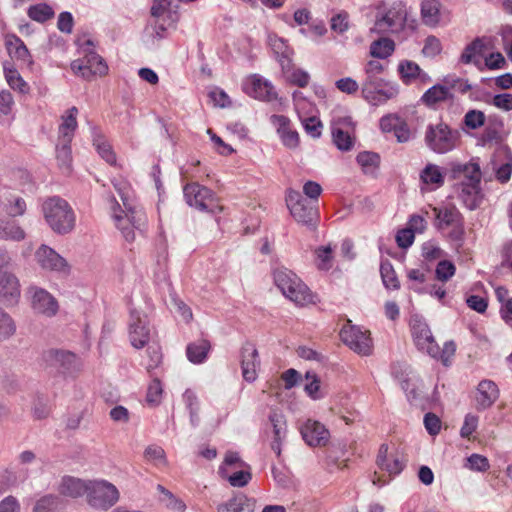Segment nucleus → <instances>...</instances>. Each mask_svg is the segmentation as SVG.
Here are the masks:
<instances>
[{
  "label": "nucleus",
  "mask_w": 512,
  "mask_h": 512,
  "mask_svg": "<svg viewBox=\"0 0 512 512\" xmlns=\"http://www.w3.org/2000/svg\"><path fill=\"white\" fill-rule=\"evenodd\" d=\"M273 279L282 294L298 306L316 304L318 301L317 295L293 271L287 268L275 269Z\"/></svg>",
  "instance_id": "obj_1"
},
{
  "label": "nucleus",
  "mask_w": 512,
  "mask_h": 512,
  "mask_svg": "<svg viewBox=\"0 0 512 512\" xmlns=\"http://www.w3.org/2000/svg\"><path fill=\"white\" fill-rule=\"evenodd\" d=\"M42 212L49 227L57 234H68L75 227V213L70 204L61 197L47 198L42 204Z\"/></svg>",
  "instance_id": "obj_2"
},
{
  "label": "nucleus",
  "mask_w": 512,
  "mask_h": 512,
  "mask_svg": "<svg viewBox=\"0 0 512 512\" xmlns=\"http://www.w3.org/2000/svg\"><path fill=\"white\" fill-rule=\"evenodd\" d=\"M434 214V227L445 233L450 241L461 244L464 240V217L459 209L452 203H445L438 207L429 205Z\"/></svg>",
  "instance_id": "obj_3"
},
{
  "label": "nucleus",
  "mask_w": 512,
  "mask_h": 512,
  "mask_svg": "<svg viewBox=\"0 0 512 512\" xmlns=\"http://www.w3.org/2000/svg\"><path fill=\"white\" fill-rule=\"evenodd\" d=\"M417 27L415 19H409L406 5L395 2L380 18H377L372 32L378 34L399 33L404 29L414 31Z\"/></svg>",
  "instance_id": "obj_4"
},
{
  "label": "nucleus",
  "mask_w": 512,
  "mask_h": 512,
  "mask_svg": "<svg viewBox=\"0 0 512 512\" xmlns=\"http://www.w3.org/2000/svg\"><path fill=\"white\" fill-rule=\"evenodd\" d=\"M286 203L295 221L311 230H315L319 222V211L315 204L307 201L296 190H288Z\"/></svg>",
  "instance_id": "obj_5"
},
{
  "label": "nucleus",
  "mask_w": 512,
  "mask_h": 512,
  "mask_svg": "<svg viewBox=\"0 0 512 512\" xmlns=\"http://www.w3.org/2000/svg\"><path fill=\"white\" fill-rule=\"evenodd\" d=\"M458 131L453 130L444 122L428 125L425 132V143L435 153L444 154L453 150L458 142Z\"/></svg>",
  "instance_id": "obj_6"
},
{
  "label": "nucleus",
  "mask_w": 512,
  "mask_h": 512,
  "mask_svg": "<svg viewBox=\"0 0 512 512\" xmlns=\"http://www.w3.org/2000/svg\"><path fill=\"white\" fill-rule=\"evenodd\" d=\"M183 192L187 204L191 207L209 213H218L223 210L215 193L197 182L187 183Z\"/></svg>",
  "instance_id": "obj_7"
},
{
  "label": "nucleus",
  "mask_w": 512,
  "mask_h": 512,
  "mask_svg": "<svg viewBox=\"0 0 512 512\" xmlns=\"http://www.w3.org/2000/svg\"><path fill=\"white\" fill-rule=\"evenodd\" d=\"M119 497V491L112 483L105 480L90 481L87 494V502L90 506L108 510L118 502Z\"/></svg>",
  "instance_id": "obj_8"
},
{
  "label": "nucleus",
  "mask_w": 512,
  "mask_h": 512,
  "mask_svg": "<svg viewBox=\"0 0 512 512\" xmlns=\"http://www.w3.org/2000/svg\"><path fill=\"white\" fill-rule=\"evenodd\" d=\"M355 126L349 116L337 117L332 120V139L339 150L350 151L354 147L356 141Z\"/></svg>",
  "instance_id": "obj_9"
},
{
  "label": "nucleus",
  "mask_w": 512,
  "mask_h": 512,
  "mask_svg": "<svg viewBox=\"0 0 512 512\" xmlns=\"http://www.w3.org/2000/svg\"><path fill=\"white\" fill-rule=\"evenodd\" d=\"M124 206L126 211L120 210V214L115 212L114 220L125 239L132 242L135 239L134 229L141 230L146 223V216L141 210L129 207L125 201Z\"/></svg>",
  "instance_id": "obj_10"
},
{
  "label": "nucleus",
  "mask_w": 512,
  "mask_h": 512,
  "mask_svg": "<svg viewBox=\"0 0 512 512\" xmlns=\"http://www.w3.org/2000/svg\"><path fill=\"white\" fill-rule=\"evenodd\" d=\"M340 339L355 352H369L373 347L370 331L352 325L351 320L342 327Z\"/></svg>",
  "instance_id": "obj_11"
},
{
  "label": "nucleus",
  "mask_w": 512,
  "mask_h": 512,
  "mask_svg": "<svg viewBox=\"0 0 512 512\" xmlns=\"http://www.w3.org/2000/svg\"><path fill=\"white\" fill-rule=\"evenodd\" d=\"M71 69L86 80H91L95 76H104L108 72V66L103 58L92 51L86 53L83 59L73 61Z\"/></svg>",
  "instance_id": "obj_12"
},
{
  "label": "nucleus",
  "mask_w": 512,
  "mask_h": 512,
  "mask_svg": "<svg viewBox=\"0 0 512 512\" xmlns=\"http://www.w3.org/2000/svg\"><path fill=\"white\" fill-rule=\"evenodd\" d=\"M242 88L250 97L262 101L271 102L278 98L272 83L257 74L247 77L242 84Z\"/></svg>",
  "instance_id": "obj_13"
},
{
  "label": "nucleus",
  "mask_w": 512,
  "mask_h": 512,
  "mask_svg": "<svg viewBox=\"0 0 512 512\" xmlns=\"http://www.w3.org/2000/svg\"><path fill=\"white\" fill-rule=\"evenodd\" d=\"M28 294L31 299V307L36 313L47 317L56 315L59 305L48 291L37 286H31L28 288Z\"/></svg>",
  "instance_id": "obj_14"
},
{
  "label": "nucleus",
  "mask_w": 512,
  "mask_h": 512,
  "mask_svg": "<svg viewBox=\"0 0 512 512\" xmlns=\"http://www.w3.org/2000/svg\"><path fill=\"white\" fill-rule=\"evenodd\" d=\"M35 260L44 270L68 273L70 269L67 261L47 245H41L36 250Z\"/></svg>",
  "instance_id": "obj_15"
},
{
  "label": "nucleus",
  "mask_w": 512,
  "mask_h": 512,
  "mask_svg": "<svg viewBox=\"0 0 512 512\" xmlns=\"http://www.w3.org/2000/svg\"><path fill=\"white\" fill-rule=\"evenodd\" d=\"M376 464L379 469L387 472L389 476H393L403 470L405 460L398 450H390L387 444H382L378 450Z\"/></svg>",
  "instance_id": "obj_16"
},
{
  "label": "nucleus",
  "mask_w": 512,
  "mask_h": 512,
  "mask_svg": "<svg viewBox=\"0 0 512 512\" xmlns=\"http://www.w3.org/2000/svg\"><path fill=\"white\" fill-rule=\"evenodd\" d=\"M500 396L498 385L489 379L481 380L474 392V407L477 411H484L494 405Z\"/></svg>",
  "instance_id": "obj_17"
},
{
  "label": "nucleus",
  "mask_w": 512,
  "mask_h": 512,
  "mask_svg": "<svg viewBox=\"0 0 512 512\" xmlns=\"http://www.w3.org/2000/svg\"><path fill=\"white\" fill-rule=\"evenodd\" d=\"M129 339L135 349H143L151 339L147 323L134 310L130 313Z\"/></svg>",
  "instance_id": "obj_18"
},
{
  "label": "nucleus",
  "mask_w": 512,
  "mask_h": 512,
  "mask_svg": "<svg viewBox=\"0 0 512 512\" xmlns=\"http://www.w3.org/2000/svg\"><path fill=\"white\" fill-rule=\"evenodd\" d=\"M380 128L383 132H393L400 143L407 142L412 137V132L407 122L397 114H388L382 117Z\"/></svg>",
  "instance_id": "obj_19"
},
{
  "label": "nucleus",
  "mask_w": 512,
  "mask_h": 512,
  "mask_svg": "<svg viewBox=\"0 0 512 512\" xmlns=\"http://www.w3.org/2000/svg\"><path fill=\"white\" fill-rule=\"evenodd\" d=\"M301 434L309 446H325L330 438V433L325 426L313 420H308L304 424Z\"/></svg>",
  "instance_id": "obj_20"
},
{
  "label": "nucleus",
  "mask_w": 512,
  "mask_h": 512,
  "mask_svg": "<svg viewBox=\"0 0 512 512\" xmlns=\"http://www.w3.org/2000/svg\"><path fill=\"white\" fill-rule=\"evenodd\" d=\"M20 297V284L11 273L0 271V300L6 304L17 303Z\"/></svg>",
  "instance_id": "obj_21"
},
{
  "label": "nucleus",
  "mask_w": 512,
  "mask_h": 512,
  "mask_svg": "<svg viewBox=\"0 0 512 512\" xmlns=\"http://www.w3.org/2000/svg\"><path fill=\"white\" fill-rule=\"evenodd\" d=\"M276 127L283 144L289 148H295L299 144V135L296 130L290 128V120L284 115H272L270 118Z\"/></svg>",
  "instance_id": "obj_22"
},
{
  "label": "nucleus",
  "mask_w": 512,
  "mask_h": 512,
  "mask_svg": "<svg viewBox=\"0 0 512 512\" xmlns=\"http://www.w3.org/2000/svg\"><path fill=\"white\" fill-rule=\"evenodd\" d=\"M412 335L414 336L416 347L421 352H435L438 349L432 333L427 324L416 321L412 326Z\"/></svg>",
  "instance_id": "obj_23"
},
{
  "label": "nucleus",
  "mask_w": 512,
  "mask_h": 512,
  "mask_svg": "<svg viewBox=\"0 0 512 512\" xmlns=\"http://www.w3.org/2000/svg\"><path fill=\"white\" fill-rule=\"evenodd\" d=\"M5 45L11 58L21 61L27 66L33 64L28 48L19 37L8 35L5 39Z\"/></svg>",
  "instance_id": "obj_24"
},
{
  "label": "nucleus",
  "mask_w": 512,
  "mask_h": 512,
  "mask_svg": "<svg viewBox=\"0 0 512 512\" xmlns=\"http://www.w3.org/2000/svg\"><path fill=\"white\" fill-rule=\"evenodd\" d=\"M460 198L468 209L474 210L478 208L483 199L480 183L462 181Z\"/></svg>",
  "instance_id": "obj_25"
},
{
  "label": "nucleus",
  "mask_w": 512,
  "mask_h": 512,
  "mask_svg": "<svg viewBox=\"0 0 512 512\" xmlns=\"http://www.w3.org/2000/svg\"><path fill=\"white\" fill-rule=\"evenodd\" d=\"M269 420L273 427V440L271 442V449L278 457H280L281 441L286 436V421L283 414L276 411L271 412L269 415Z\"/></svg>",
  "instance_id": "obj_26"
},
{
  "label": "nucleus",
  "mask_w": 512,
  "mask_h": 512,
  "mask_svg": "<svg viewBox=\"0 0 512 512\" xmlns=\"http://www.w3.org/2000/svg\"><path fill=\"white\" fill-rule=\"evenodd\" d=\"M255 502L243 493H237L218 506V512H254Z\"/></svg>",
  "instance_id": "obj_27"
},
{
  "label": "nucleus",
  "mask_w": 512,
  "mask_h": 512,
  "mask_svg": "<svg viewBox=\"0 0 512 512\" xmlns=\"http://www.w3.org/2000/svg\"><path fill=\"white\" fill-rule=\"evenodd\" d=\"M453 94L451 93L447 84L434 85L429 88L421 97V102L427 107L434 108L437 104L452 100Z\"/></svg>",
  "instance_id": "obj_28"
},
{
  "label": "nucleus",
  "mask_w": 512,
  "mask_h": 512,
  "mask_svg": "<svg viewBox=\"0 0 512 512\" xmlns=\"http://www.w3.org/2000/svg\"><path fill=\"white\" fill-rule=\"evenodd\" d=\"M90 481L86 482L74 477L63 478L59 491L62 495L76 498L83 494H88Z\"/></svg>",
  "instance_id": "obj_29"
},
{
  "label": "nucleus",
  "mask_w": 512,
  "mask_h": 512,
  "mask_svg": "<svg viewBox=\"0 0 512 512\" xmlns=\"http://www.w3.org/2000/svg\"><path fill=\"white\" fill-rule=\"evenodd\" d=\"M398 89L389 82L383 81L379 86L375 85V89H371L372 98H364L372 105H380L386 101L396 97Z\"/></svg>",
  "instance_id": "obj_30"
},
{
  "label": "nucleus",
  "mask_w": 512,
  "mask_h": 512,
  "mask_svg": "<svg viewBox=\"0 0 512 512\" xmlns=\"http://www.w3.org/2000/svg\"><path fill=\"white\" fill-rule=\"evenodd\" d=\"M77 114L78 109L71 107L67 110L66 114L62 116V123L59 126V137L58 139L72 141L74 132L77 128Z\"/></svg>",
  "instance_id": "obj_31"
},
{
  "label": "nucleus",
  "mask_w": 512,
  "mask_h": 512,
  "mask_svg": "<svg viewBox=\"0 0 512 512\" xmlns=\"http://www.w3.org/2000/svg\"><path fill=\"white\" fill-rule=\"evenodd\" d=\"M398 71L405 84H410L416 79H420L422 82H425L428 79L427 74L422 73L418 64L412 61L401 62L398 66Z\"/></svg>",
  "instance_id": "obj_32"
},
{
  "label": "nucleus",
  "mask_w": 512,
  "mask_h": 512,
  "mask_svg": "<svg viewBox=\"0 0 512 512\" xmlns=\"http://www.w3.org/2000/svg\"><path fill=\"white\" fill-rule=\"evenodd\" d=\"M420 179L429 190H435L444 184V174L435 164H428L421 172Z\"/></svg>",
  "instance_id": "obj_33"
},
{
  "label": "nucleus",
  "mask_w": 512,
  "mask_h": 512,
  "mask_svg": "<svg viewBox=\"0 0 512 512\" xmlns=\"http://www.w3.org/2000/svg\"><path fill=\"white\" fill-rule=\"evenodd\" d=\"M158 492V501L163 504L169 510L175 512H184L186 509L185 503L176 497L171 491L166 489L161 484H158L156 487Z\"/></svg>",
  "instance_id": "obj_34"
},
{
  "label": "nucleus",
  "mask_w": 512,
  "mask_h": 512,
  "mask_svg": "<svg viewBox=\"0 0 512 512\" xmlns=\"http://www.w3.org/2000/svg\"><path fill=\"white\" fill-rule=\"evenodd\" d=\"M440 7L439 0H423L421 16L426 25L436 26L440 22Z\"/></svg>",
  "instance_id": "obj_35"
},
{
  "label": "nucleus",
  "mask_w": 512,
  "mask_h": 512,
  "mask_svg": "<svg viewBox=\"0 0 512 512\" xmlns=\"http://www.w3.org/2000/svg\"><path fill=\"white\" fill-rule=\"evenodd\" d=\"M170 4L169 0H153L151 15L155 19L168 18V25H173L178 21L179 16L176 12L171 11Z\"/></svg>",
  "instance_id": "obj_36"
},
{
  "label": "nucleus",
  "mask_w": 512,
  "mask_h": 512,
  "mask_svg": "<svg viewBox=\"0 0 512 512\" xmlns=\"http://www.w3.org/2000/svg\"><path fill=\"white\" fill-rule=\"evenodd\" d=\"M49 356L50 361L57 365L62 373H73L79 368L76 354H49Z\"/></svg>",
  "instance_id": "obj_37"
},
{
  "label": "nucleus",
  "mask_w": 512,
  "mask_h": 512,
  "mask_svg": "<svg viewBox=\"0 0 512 512\" xmlns=\"http://www.w3.org/2000/svg\"><path fill=\"white\" fill-rule=\"evenodd\" d=\"M60 508V498L54 494H47L35 500L32 512H59Z\"/></svg>",
  "instance_id": "obj_38"
},
{
  "label": "nucleus",
  "mask_w": 512,
  "mask_h": 512,
  "mask_svg": "<svg viewBox=\"0 0 512 512\" xmlns=\"http://www.w3.org/2000/svg\"><path fill=\"white\" fill-rule=\"evenodd\" d=\"M25 238L23 228L14 221L0 220V239L21 241Z\"/></svg>",
  "instance_id": "obj_39"
},
{
  "label": "nucleus",
  "mask_w": 512,
  "mask_h": 512,
  "mask_svg": "<svg viewBox=\"0 0 512 512\" xmlns=\"http://www.w3.org/2000/svg\"><path fill=\"white\" fill-rule=\"evenodd\" d=\"M4 74L10 88H12L14 91H18L21 94L29 93L30 87L28 83L24 81L16 69L5 66Z\"/></svg>",
  "instance_id": "obj_40"
},
{
  "label": "nucleus",
  "mask_w": 512,
  "mask_h": 512,
  "mask_svg": "<svg viewBox=\"0 0 512 512\" xmlns=\"http://www.w3.org/2000/svg\"><path fill=\"white\" fill-rule=\"evenodd\" d=\"M380 274L383 284L387 289L397 290L400 288V282L389 260H384L381 262Z\"/></svg>",
  "instance_id": "obj_41"
},
{
  "label": "nucleus",
  "mask_w": 512,
  "mask_h": 512,
  "mask_svg": "<svg viewBox=\"0 0 512 512\" xmlns=\"http://www.w3.org/2000/svg\"><path fill=\"white\" fill-rule=\"evenodd\" d=\"M356 161L365 173H373L379 166L380 157L377 153L364 151L357 155Z\"/></svg>",
  "instance_id": "obj_42"
},
{
  "label": "nucleus",
  "mask_w": 512,
  "mask_h": 512,
  "mask_svg": "<svg viewBox=\"0 0 512 512\" xmlns=\"http://www.w3.org/2000/svg\"><path fill=\"white\" fill-rule=\"evenodd\" d=\"M283 73L286 81L291 85L304 88L309 84L310 75L300 68L287 69L284 70Z\"/></svg>",
  "instance_id": "obj_43"
},
{
  "label": "nucleus",
  "mask_w": 512,
  "mask_h": 512,
  "mask_svg": "<svg viewBox=\"0 0 512 512\" xmlns=\"http://www.w3.org/2000/svg\"><path fill=\"white\" fill-rule=\"evenodd\" d=\"M394 51V42L387 38H381L371 44L370 52L373 57L386 58Z\"/></svg>",
  "instance_id": "obj_44"
},
{
  "label": "nucleus",
  "mask_w": 512,
  "mask_h": 512,
  "mask_svg": "<svg viewBox=\"0 0 512 512\" xmlns=\"http://www.w3.org/2000/svg\"><path fill=\"white\" fill-rule=\"evenodd\" d=\"M498 154L503 155L506 159V162L497 168L496 178L501 183H505L510 179L512 173V154L507 148L500 149Z\"/></svg>",
  "instance_id": "obj_45"
},
{
  "label": "nucleus",
  "mask_w": 512,
  "mask_h": 512,
  "mask_svg": "<svg viewBox=\"0 0 512 512\" xmlns=\"http://www.w3.org/2000/svg\"><path fill=\"white\" fill-rule=\"evenodd\" d=\"M28 16L34 21L43 23L53 18L54 11L49 5L40 3L33 5L28 9Z\"/></svg>",
  "instance_id": "obj_46"
},
{
  "label": "nucleus",
  "mask_w": 512,
  "mask_h": 512,
  "mask_svg": "<svg viewBox=\"0 0 512 512\" xmlns=\"http://www.w3.org/2000/svg\"><path fill=\"white\" fill-rule=\"evenodd\" d=\"M412 373L411 369L408 366L397 364L393 366V375L400 381L402 389L407 393L408 396H415V388L414 386L410 389L409 386V378L407 376Z\"/></svg>",
  "instance_id": "obj_47"
},
{
  "label": "nucleus",
  "mask_w": 512,
  "mask_h": 512,
  "mask_svg": "<svg viewBox=\"0 0 512 512\" xmlns=\"http://www.w3.org/2000/svg\"><path fill=\"white\" fill-rule=\"evenodd\" d=\"M257 354H247L242 360V375L243 378L252 382L257 377Z\"/></svg>",
  "instance_id": "obj_48"
},
{
  "label": "nucleus",
  "mask_w": 512,
  "mask_h": 512,
  "mask_svg": "<svg viewBox=\"0 0 512 512\" xmlns=\"http://www.w3.org/2000/svg\"><path fill=\"white\" fill-rule=\"evenodd\" d=\"M71 141H65L58 139V143L56 146V157L60 166H63L67 169L70 168V164L72 161L71 154Z\"/></svg>",
  "instance_id": "obj_49"
},
{
  "label": "nucleus",
  "mask_w": 512,
  "mask_h": 512,
  "mask_svg": "<svg viewBox=\"0 0 512 512\" xmlns=\"http://www.w3.org/2000/svg\"><path fill=\"white\" fill-rule=\"evenodd\" d=\"M144 457L147 461L152 462L157 467L167 466L165 452L160 446L151 445L145 449Z\"/></svg>",
  "instance_id": "obj_50"
},
{
  "label": "nucleus",
  "mask_w": 512,
  "mask_h": 512,
  "mask_svg": "<svg viewBox=\"0 0 512 512\" xmlns=\"http://www.w3.org/2000/svg\"><path fill=\"white\" fill-rule=\"evenodd\" d=\"M163 388L158 378H154L148 386L146 401L150 406H158L161 403Z\"/></svg>",
  "instance_id": "obj_51"
},
{
  "label": "nucleus",
  "mask_w": 512,
  "mask_h": 512,
  "mask_svg": "<svg viewBox=\"0 0 512 512\" xmlns=\"http://www.w3.org/2000/svg\"><path fill=\"white\" fill-rule=\"evenodd\" d=\"M486 116L484 112L476 109L469 110L463 119L466 128L475 130L485 124Z\"/></svg>",
  "instance_id": "obj_52"
},
{
  "label": "nucleus",
  "mask_w": 512,
  "mask_h": 512,
  "mask_svg": "<svg viewBox=\"0 0 512 512\" xmlns=\"http://www.w3.org/2000/svg\"><path fill=\"white\" fill-rule=\"evenodd\" d=\"M184 401L190 411V421L192 425H197L199 422L198 417V411H199V405H198V399L195 393L191 390H186L183 395Z\"/></svg>",
  "instance_id": "obj_53"
},
{
  "label": "nucleus",
  "mask_w": 512,
  "mask_h": 512,
  "mask_svg": "<svg viewBox=\"0 0 512 512\" xmlns=\"http://www.w3.org/2000/svg\"><path fill=\"white\" fill-rule=\"evenodd\" d=\"M458 171L463 174V181L465 182H481V171L477 163H467L463 166H460Z\"/></svg>",
  "instance_id": "obj_54"
},
{
  "label": "nucleus",
  "mask_w": 512,
  "mask_h": 512,
  "mask_svg": "<svg viewBox=\"0 0 512 512\" xmlns=\"http://www.w3.org/2000/svg\"><path fill=\"white\" fill-rule=\"evenodd\" d=\"M15 329L12 318L0 308V341L14 334Z\"/></svg>",
  "instance_id": "obj_55"
},
{
  "label": "nucleus",
  "mask_w": 512,
  "mask_h": 512,
  "mask_svg": "<svg viewBox=\"0 0 512 512\" xmlns=\"http://www.w3.org/2000/svg\"><path fill=\"white\" fill-rule=\"evenodd\" d=\"M9 202L8 213L12 217L21 216L26 211V202L22 197L10 194L7 198Z\"/></svg>",
  "instance_id": "obj_56"
},
{
  "label": "nucleus",
  "mask_w": 512,
  "mask_h": 512,
  "mask_svg": "<svg viewBox=\"0 0 512 512\" xmlns=\"http://www.w3.org/2000/svg\"><path fill=\"white\" fill-rule=\"evenodd\" d=\"M455 271L456 268L452 262L448 260H442L436 267V278L440 281H447L455 274Z\"/></svg>",
  "instance_id": "obj_57"
},
{
  "label": "nucleus",
  "mask_w": 512,
  "mask_h": 512,
  "mask_svg": "<svg viewBox=\"0 0 512 512\" xmlns=\"http://www.w3.org/2000/svg\"><path fill=\"white\" fill-rule=\"evenodd\" d=\"M383 81L385 80L379 74H365L361 89L363 98L371 97V89H375V85L379 86Z\"/></svg>",
  "instance_id": "obj_58"
},
{
  "label": "nucleus",
  "mask_w": 512,
  "mask_h": 512,
  "mask_svg": "<svg viewBox=\"0 0 512 512\" xmlns=\"http://www.w3.org/2000/svg\"><path fill=\"white\" fill-rule=\"evenodd\" d=\"M96 149L99 153V155L110 165L116 164V155L114 151L112 150V147L109 143L102 140H97L95 142Z\"/></svg>",
  "instance_id": "obj_59"
},
{
  "label": "nucleus",
  "mask_w": 512,
  "mask_h": 512,
  "mask_svg": "<svg viewBox=\"0 0 512 512\" xmlns=\"http://www.w3.org/2000/svg\"><path fill=\"white\" fill-rule=\"evenodd\" d=\"M478 421V416L471 413L467 414L465 416L464 423L461 427L460 435L463 438L470 439V436L473 434V432H475V430L478 427Z\"/></svg>",
  "instance_id": "obj_60"
},
{
  "label": "nucleus",
  "mask_w": 512,
  "mask_h": 512,
  "mask_svg": "<svg viewBox=\"0 0 512 512\" xmlns=\"http://www.w3.org/2000/svg\"><path fill=\"white\" fill-rule=\"evenodd\" d=\"M349 15L342 11L331 19V29L337 33H344L349 28Z\"/></svg>",
  "instance_id": "obj_61"
},
{
  "label": "nucleus",
  "mask_w": 512,
  "mask_h": 512,
  "mask_svg": "<svg viewBox=\"0 0 512 512\" xmlns=\"http://www.w3.org/2000/svg\"><path fill=\"white\" fill-rule=\"evenodd\" d=\"M318 268L328 270L332 266V250L330 247H320L316 250Z\"/></svg>",
  "instance_id": "obj_62"
},
{
  "label": "nucleus",
  "mask_w": 512,
  "mask_h": 512,
  "mask_svg": "<svg viewBox=\"0 0 512 512\" xmlns=\"http://www.w3.org/2000/svg\"><path fill=\"white\" fill-rule=\"evenodd\" d=\"M442 50L440 40L435 36H429L425 40L422 52L425 56L434 57L438 55Z\"/></svg>",
  "instance_id": "obj_63"
},
{
  "label": "nucleus",
  "mask_w": 512,
  "mask_h": 512,
  "mask_svg": "<svg viewBox=\"0 0 512 512\" xmlns=\"http://www.w3.org/2000/svg\"><path fill=\"white\" fill-rule=\"evenodd\" d=\"M502 126V123H489L483 133H482V140L484 142H498L501 140L500 135V128Z\"/></svg>",
  "instance_id": "obj_64"
}]
</instances>
